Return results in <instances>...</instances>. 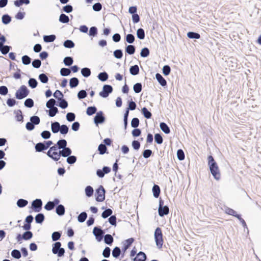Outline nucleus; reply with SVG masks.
Returning a JSON list of instances; mask_svg holds the SVG:
<instances>
[{
  "label": "nucleus",
  "mask_w": 261,
  "mask_h": 261,
  "mask_svg": "<svg viewBox=\"0 0 261 261\" xmlns=\"http://www.w3.org/2000/svg\"><path fill=\"white\" fill-rule=\"evenodd\" d=\"M125 39H126V41L127 43H128L129 44H132L134 42L135 38V36L134 35H133L132 34H128L126 36Z\"/></svg>",
  "instance_id": "69168bd1"
},
{
  "label": "nucleus",
  "mask_w": 261,
  "mask_h": 261,
  "mask_svg": "<svg viewBox=\"0 0 261 261\" xmlns=\"http://www.w3.org/2000/svg\"><path fill=\"white\" fill-rule=\"evenodd\" d=\"M56 37L55 35H45L43 36V40L45 42H52L55 40Z\"/></svg>",
  "instance_id": "5701e85b"
},
{
  "label": "nucleus",
  "mask_w": 261,
  "mask_h": 261,
  "mask_svg": "<svg viewBox=\"0 0 261 261\" xmlns=\"http://www.w3.org/2000/svg\"><path fill=\"white\" fill-rule=\"evenodd\" d=\"M33 237V233L30 231H26L22 234L23 239L29 240Z\"/></svg>",
  "instance_id": "09e8293b"
},
{
  "label": "nucleus",
  "mask_w": 261,
  "mask_h": 261,
  "mask_svg": "<svg viewBox=\"0 0 261 261\" xmlns=\"http://www.w3.org/2000/svg\"><path fill=\"white\" fill-rule=\"evenodd\" d=\"M35 219L37 223L41 224L44 220V216L42 213L38 214L36 216Z\"/></svg>",
  "instance_id": "c85d7f7f"
},
{
  "label": "nucleus",
  "mask_w": 261,
  "mask_h": 261,
  "mask_svg": "<svg viewBox=\"0 0 261 261\" xmlns=\"http://www.w3.org/2000/svg\"><path fill=\"white\" fill-rule=\"evenodd\" d=\"M146 259V255L142 251H140L137 255V256L134 258L133 261H145Z\"/></svg>",
  "instance_id": "ddd939ff"
},
{
  "label": "nucleus",
  "mask_w": 261,
  "mask_h": 261,
  "mask_svg": "<svg viewBox=\"0 0 261 261\" xmlns=\"http://www.w3.org/2000/svg\"><path fill=\"white\" fill-rule=\"evenodd\" d=\"M61 156L63 157H68L72 153L71 149L69 147H65L64 149L60 150Z\"/></svg>",
  "instance_id": "4468645a"
},
{
  "label": "nucleus",
  "mask_w": 261,
  "mask_h": 261,
  "mask_svg": "<svg viewBox=\"0 0 261 261\" xmlns=\"http://www.w3.org/2000/svg\"><path fill=\"white\" fill-rule=\"evenodd\" d=\"M141 111L144 117L146 118V119H149L151 117V113L149 112L146 108H143L141 110Z\"/></svg>",
  "instance_id": "c756f323"
},
{
  "label": "nucleus",
  "mask_w": 261,
  "mask_h": 261,
  "mask_svg": "<svg viewBox=\"0 0 261 261\" xmlns=\"http://www.w3.org/2000/svg\"><path fill=\"white\" fill-rule=\"evenodd\" d=\"M187 36L190 39H199L200 35L199 34L193 32H189L187 33Z\"/></svg>",
  "instance_id": "72a5a7b5"
},
{
  "label": "nucleus",
  "mask_w": 261,
  "mask_h": 261,
  "mask_svg": "<svg viewBox=\"0 0 261 261\" xmlns=\"http://www.w3.org/2000/svg\"><path fill=\"white\" fill-rule=\"evenodd\" d=\"M59 20L62 23H66L69 21V18L67 15L62 13L59 16Z\"/></svg>",
  "instance_id": "cd10ccee"
},
{
  "label": "nucleus",
  "mask_w": 261,
  "mask_h": 261,
  "mask_svg": "<svg viewBox=\"0 0 261 261\" xmlns=\"http://www.w3.org/2000/svg\"><path fill=\"white\" fill-rule=\"evenodd\" d=\"M93 192H94L93 189L91 186H88L86 187L85 194L87 197H90L92 196L93 195Z\"/></svg>",
  "instance_id": "f704fd0d"
},
{
  "label": "nucleus",
  "mask_w": 261,
  "mask_h": 261,
  "mask_svg": "<svg viewBox=\"0 0 261 261\" xmlns=\"http://www.w3.org/2000/svg\"><path fill=\"white\" fill-rule=\"evenodd\" d=\"M114 56L118 59L122 58L123 52L121 49H116L114 51Z\"/></svg>",
  "instance_id": "774afa93"
},
{
  "label": "nucleus",
  "mask_w": 261,
  "mask_h": 261,
  "mask_svg": "<svg viewBox=\"0 0 261 261\" xmlns=\"http://www.w3.org/2000/svg\"><path fill=\"white\" fill-rule=\"evenodd\" d=\"M134 240L133 238H129L125 240V243L124 244V250H126L129 246L131 245V244L133 243Z\"/></svg>",
  "instance_id": "8fccbe9b"
},
{
  "label": "nucleus",
  "mask_w": 261,
  "mask_h": 261,
  "mask_svg": "<svg viewBox=\"0 0 261 261\" xmlns=\"http://www.w3.org/2000/svg\"><path fill=\"white\" fill-rule=\"evenodd\" d=\"M137 36L139 39H144L145 36L144 30L142 28L138 29L137 31Z\"/></svg>",
  "instance_id": "473e14b6"
},
{
  "label": "nucleus",
  "mask_w": 261,
  "mask_h": 261,
  "mask_svg": "<svg viewBox=\"0 0 261 261\" xmlns=\"http://www.w3.org/2000/svg\"><path fill=\"white\" fill-rule=\"evenodd\" d=\"M87 218V214L85 212H82L77 217V220L80 223L84 222Z\"/></svg>",
  "instance_id": "2f4dec72"
},
{
  "label": "nucleus",
  "mask_w": 261,
  "mask_h": 261,
  "mask_svg": "<svg viewBox=\"0 0 261 261\" xmlns=\"http://www.w3.org/2000/svg\"><path fill=\"white\" fill-rule=\"evenodd\" d=\"M155 78L162 86L164 87L167 85L166 81L161 74L159 73H156Z\"/></svg>",
  "instance_id": "f8f14e48"
},
{
  "label": "nucleus",
  "mask_w": 261,
  "mask_h": 261,
  "mask_svg": "<svg viewBox=\"0 0 261 261\" xmlns=\"http://www.w3.org/2000/svg\"><path fill=\"white\" fill-rule=\"evenodd\" d=\"M60 128L61 125L59 122L55 121L51 123V130L54 134H56L60 132Z\"/></svg>",
  "instance_id": "9b49d317"
},
{
  "label": "nucleus",
  "mask_w": 261,
  "mask_h": 261,
  "mask_svg": "<svg viewBox=\"0 0 261 261\" xmlns=\"http://www.w3.org/2000/svg\"><path fill=\"white\" fill-rule=\"evenodd\" d=\"M2 22L5 24H8L11 21V17L8 14H4L2 17Z\"/></svg>",
  "instance_id": "c9c22d12"
},
{
  "label": "nucleus",
  "mask_w": 261,
  "mask_h": 261,
  "mask_svg": "<svg viewBox=\"0 0 261 261\" xmlns=\"http://www.w3.org/2000/svg\"><path fill=\"white\" fill-rule=\"evenodd\" d=\"M108 74L105 71L100 72L98 75V79L101 82L106 81L108 80Z\"/></svg>",
  "instance_id": "b1692460"
},
{
  "label": "nucleus",
  "mask_w": 261,
  "mask_h": 261,
  "mask_svg": "<svg viewBox=\"0 0 261 261\" xmlns=\"http://www.w3.org/2000/svg\"><path fill=\"white\" fill-rule=\"evenodd\" d=\"M225 212L226 214H227L229 215L233 216L236 218H237V216L240 215L238 214L234 210H233V209L230 208L229 207H226L225 208Z\"/></svg>",
  "instance_id": "7c9ffc66"
},
{
  "label": "nucleus",
  "mask_w": 261,
  "mask_h": 261,
  "mask_svg": "<svg viewBox=\"0 0 261 261\" xmlns=\"http://www.w3.org/2000/svg\"><path fill=\"white\" fill-rule=\"evenodd\" d=\"M59 102L58 106L61 108L63 109H66L68 107V102L67 101L64 99H63V98H61L60 99V100H59Z\"/></svg>",
  "instance_id": "4c0bfd02"
},
{
  "label": "nucleus",
  "mask_w": 261,
  "mask_h": 261,
  "mask_svg": "<svg viewBox=\"0 0 261 261\" xmlns=\"http://www.w3.org/2000/svg\"><path fill=\"white\" fill-rule=\"evenodd\" d=\"M159 215L160 217H163L165 215H167L169 213V208L168 206H164V201L160 198L159 200V206L158 208Z\"/></svg>",
  "instance_id": "39448f33"
},
{
  "label": "nucleus",
  "mask_w": 261,
  "mask_h": 261,
  "mask_svg": "<svg viewBox=\"0 0 261 261\" xmlns=\"http://www.w3.org/2000/svg\"><path fill=\"white\" fill-rule=\"evenodd\" d=\"M42 202L40 199H36L32 203V208L35 212H39L42 208Z\"/></svg>",
  "instance_id": "9d476101"
},
{
  "label": "nucleus",
  "mask_w": 261,
  "mask_h": 261,
  "mask_svg": "<svg viewBox=\"0 0 261 261\" xmlns=\"http://www.w3.org/2000/svg\"><path fill=\"white\" fill-rule=\"evenodd\" d=\"M160 127L161 130L166 134H169L170 129L167 124L165 122H161L160 124Z\"/></svg>",
  "instance_id": "2eb2a0df"
},
{
  "label": "nucleus",
  "mask_w": 261,
  "mask_h": 261,
  "mask_svg": "<svg viewBox=\"0 0 261 261\" xmlns=\"http://www.w3.org/2000/svg\"><path fill=\"white\" fill-rule=\"evenodd\" d=\"M71 73V70L67 68H62L60 70V74L63 76H66Z\"/></svg>",
  "instance_id": "a18cd8bd"
},
{
  "label": "nucleus",
  "mask_w": 261,
  "mask_h": 261,
  "mask_svg": "<svg viewBox=\"0 0 261 261\" xmlns=\"http://www.w3.org/2000/svg\"><path fill=\"white\" fill-rule=\"evenodd\" d=\"M56 146H58V148L59 149H64V148L67 147V141L65 139L59 140L57 142V143L56 144Z\"/></svg>",
  "instance_id": "a211bd4d"
},
{
  "label": "nucleus",
  "mask_w": 261,
  "mask_h": 261,
  "mask_svg": "<svg viewBox=\"0 0 261 261\" xmlns=\"http://www.w3.org/2000/svg\"><path fill=\"white\" fill-rule=\"evenodd\" d=\"M34 101L31 98H27L24 102L25 107L29 108H32L34 106Z\"/></svg>",
  "instance_id": "5fc2aeb1"
},
{
  "label": "nucleus",
  "mask_w": 261,
  "mask_h": 261,
  "mask_svg": "<svg viewBox=\"0 0 261 261\" xmlns=\"http://www.w3.org/2000/svg\"><path fill=\"white\" fill-rule=\"evenodd\" d=\"M28 203V201L23 199H19L17 201V205L19 207H23L25 206Z\"/></svg>",
  "instance_id": "c03bdc74"
},
{
  "label": "nucleus",
  "mask_w": 261,
  "mask_h": 261,
  "mask_svg": "<svg viewBox=\"0 0 261 261\" xmlns=\"http://www.w3.org/2000/svg\"><path fill=\"white\" fill-rule=\"evenodd\" d=\"M113 240V238L111 234H107L104 236V242L107 245H111Z\"/></svg>",
  "instance_id": "412c9836"
},
{
  "label": "nucleus",
  "mask_w": 261,
  "mask_h": 261,
  "mask_svg": "<svg viewBox=\"0 0 261 261\" xmlns=\"http://www.w3.org/2000/svg\"><path fill=\"white\" fill-rule=\"evenodd\" d=\"M61 246V243L60 242H56L53 245L52 252L54 254H57L58 257L64 256L65 253V249Z\"/></svg>",
  "instance_id": "7ed1b4c3"
},
{
  "label": "nucleus",
  "mask_w": 261,
  "mask_h": 261,
  "mask_svg": "<svg viewBox=\"0 0 261 261\" xmlns=\"http://www.w3.org/2000/svg\"><path fill=\"white\" fill-rule=\"evenodd\" d=\"M69 131V127L65 124H62L61 125V128L60 130V133L62 135H66Z\"/></svg>",
  "instance_id": "13d9d810"
},
{
  "label": "nucleus",
  "mask_w": 261,
  "mask_h": 261,
  "mask_svg": "<svg viewBox=\"0 0 261 261\" xmlns=\"http://www.w3.org/2000/svg\"><path fill=\"white\" fill-rule=\"evenodd\" d=\"M56 213L59 216H63L64 215L65 212V207L63 205L59 204L58 205L56 209Z\"/></svg>",
  "instance_id": "dca6fc26"
},
{
  "label": "nucleus",
  "mask_w": 261,
  "mask_h": 261,
  "mask_svg": "<svg viewBox=\"0 0 261 261\" xmlns=\"http://www.w3.org/2000/svg\"><path fill=\"white\" fill-rule=\"evenodd\" d=\"M30 3V0H16L14 1V5L19 7L23 4L28 5Z\"/></svg>",
  "instance_id": "a878e982"
},
{
  "label": "nucleus",
  "mask_w": 261,
  "mask_h": 261,
  "mask_svg": "<svg viewBox=\"0 0 261 261\" xmlns=\"http://www.w3.org/2000/svg\"><path fill=\"white\" fill-rule=\"evenodd\" d=\"M142 89V86L141 83H137L135 84L133 86V90L136 93L141 92Z\"/></svg>",
  "instance_id": "58836bf2"
},
{
  "label": "nucleus",
  "mask_w": 261,
  "mask_h": 261,
  "mask_svg": "<svg viewBox=\"0 0 261 261\" xmlns=\"http://www.w3.org/2000/svg\"><path fill=\"white\" fill-rule=\"evenodd\" d=\"M149 53L150 51L148 48L144 47L141 51L140 56L143 58H146L149 55Z\"/></svg>",
  "instance_id": "3c124183"
},
{
  "label": "nucleus",
  "mask_w": 261,
  "mask_h": 261,
  "mask_svg": "<svg viewBox=\"0 0 261 261\" xmlns=\"http://www.w3.org/2000/svg\"><path fill=\"white\" fill-rule=\"evenodd\" d=\"M56 104V101L55 99L53 98H51L49 99L46 104V106L48 109H51V108L55 107V105Z\"/></svg>",
  "instance_id": "864d4df0"
},
{
  "label": "nucleus",
  "mask_w": 261,
  "mask_h": 261,
  "mask_svg": "<svg viewBox=\"0 0 261 261\" xmlns=\"http://www.w3.org/2000/svg\"><path fill=\"white\" fill-rule=\"evenodd\" d=\"M113 211L111 208H107L101 214V217L103 218H107L109 216H111L112 214Z\"/></svg>",
  "instance_id": "49530a36"
},
{
  "label": "nucleus",
  "mask_w": 261,
  "mask_h": 261,
  "mask_svg": "<svg viewBox=\"0 0 261 261\" xmlns=\"http://www.w3.org/2000/svg\"><path fill=\"white\" fill-rule=\"evenodd\" d=\"M152 191L153 196L155 198H158L161 192L160 187L157 185H154V186L152 187Z\"/></svg>",
  "instance_id": "f3484780"
},
{
  "label": "nucleus",
  "mask_w": 261,
  "mask_h": 261,
  "mask_svg": "<svg viewBox=\"0 0 261 261\" xmlns=\"http://www.w3.org/2000/svg\"><path fill=\"white\" fill-rule=\"evenodd\" d=\"M63 62L65 66H70L73 64V60L71 57H66L64 59Z\"/></svg>",
  "instance_id": "e433bc0d"
},
{
  "label": "nucleus",
  "mask_w": 261,
  "mask_h": 261,
  "mask_svg": "<svg viewBox=\"0 0 261 261\" xmlns=\"http://www.w3.org/2000/svg\"><path fill=\"white\" fill-rule=\"evenodd\" d=\"M35 149L37 152H41L46 150V148L44 145V143L39 142L36 144Z\"/></svg>",
  "instance_id": "4be33fe9"
},
{
  "label": "nucleus",
  "mask_w": 261,
  "mask_h": 261,
  "mask_svg": "<svg viewBox=\"0 0 261 261\" xmlns=\"http://www.w3.org/2000/svg\"><path fill=\"white\" fill-rule=\"evenodd\" d=\"M39 79L40 82L43 84H46L48 82V78L47 75L44 73H41L39 75Z\"/></svg>",
  "instance_id": "603ef678"
},
{
  "label": "nucleus",
  "mask_w": 261,
  "mask_h": 261,
  "mask_svg": "<svg viewBox=\"0 0 261 261\" xmlns=\"http://www.w3.org/2000/svg\"><path fill=\"white\" fill-rule=\"evenodd\" d=\"M79 84V80L76 77H72L69 81V86L71 88H75Z\"/></svg>",
  "instance_id": "aec40b11"
},
{
  "label": "nucleus",
  "mask_w": 261,
  "mask_h": 261,
  "mask_svg": "<svg viewBox=\"0 0 261 261\" xmlns=\"http://www.w3.org/2000/svg\"><path fill=\"white\" fill-rule=\"evenodd\" d=\"M155 142L158 144H161L163 142V138L160 134H155L154 135Z\"/></svg>",
  "instance_id": "0e129e2a"
},
{
  "label": "nucleus",
  "mask_w": 261,
  "mask_h": 261,
  "mask_svg": "<svg viewBox=\"0 0 261 261\" xmlns=\"http://www.w3.org/2000/svg\"><path fill=\"white\" fill-rule=\"evenodd\" d=\"M154 236L156 246L159 249L161 248L163 246V240L162 230L160 227H157L155 229Z\"/></svg>",
  "instance_id": "f03ea898"
},
{
  "label": "nucleus",
  "mask_w": 261,
  "mask_h": 261,
  "mask_svg": "<svg viewBox=\"0 0 261 261\" xmlns=\"http://www.w3.org/2000/svg\"><path fill=\"white\" fill-rule=\"evenodd\" d=\"M130 73L133 75H136L139 73V68L137 65L132 66L129 68Z\"/></svg>",
  "instance_id": "6ab92c4d"
},
{
  "label": "nucleus",
  "mask_w": 261,
  "mask_h": 261,
  "mask_svg": "<svg viewBox=\"0 0 261 261\" xmlns=\"http://www.w3.org/2000/svg\"><path fill=\"white\" fill-rule=\"evenodd\" d=\"M29 93V91L27 87L24 85H22L17 90L15 93V97L18 99H22L26 97Z\"/></svg>",
  "instance_id": "20e7f679"
},
{
  "label": "nucleus",
  "mask_w": 261,
  "mask_h": 261,
  "mask_svg": "<svg viewBox=\"0 0 261 261\" xmlns=\"http://www.w3.org/2000/svg\"><path fill=\"white\" fill-rule=\"evenodd\" d=\"M63 45L66 48H71L74 47L75 45L74 42L72 40H66L64 41Z\"/></svg>",
  "instance_id": "37998d69"
},
{
  "label": "nucleus",
  "mask_w": 261,
  "mask_h": 261,
  "mask_svg": "<svg viewBox=\"0 0 261 261\" xmlns=\"http://www.w3.org/2000/svg\"><path fill=\"white\" fill-rule=\"evenodd\" d=\"M91 70L87 67H84L81 69V74L85 77H88L91 75Z\"/></svg>",
  "instance_id": "393cba45"
},
{
  "label": "nucleus",
  "mask_w": 261,
  "mask_h": 261,
  "mask_svg": "<svg viewBox=\"0 0 261 261\" xmlns=\"http://www.w3.org/2000/svg\"><path fill=\"white\" fill-rule=\"evenodd\" d=\"M61 236V233L59 231H55L52 233L51 239L53 241H57L60 239Z\"/></svg>",
  "instance_id": "bf43d9fd"
},
{
  "label": "nucleus",
  "mask_w": 261,
  "mask_h": 261,
  "mask_svg": "<svg viewBox=\"0 0 261 261\" xmlns=\"http://www.w3.org/2000/svg\"><path fill=\"white\" fill-rule=\"evenodd\" d=\"M75 115L72 112H69L66 114V119L69 122H72L75 120Z\"/></svg>",
  "instance_id": "052dcab7"
},
{
  "label": "nucleus",
  "mask_w": 261,
  "mask_h": 261,
  "mask_svg": "<svg viewBox=\"0 0 261 261\" xmlns=\"http://www.w3.org/2000/svg\"><path fill=\"white\" fill-rule=\"evenodd\" d=\"M208 165L210 172L215 179L219 180L220 178L221 174L219 167L214 158L212 155L208 156Z\"/></svg>",
  "instance_id": "f257e3e1"
},
{
  "label": "nucleus",
  "mask_w": 261,
  "mask_h": 261,
  "mask_svg": "<svg viewBox=\"0 0 261 261\" xmlns=\"http://www.w3.org/2000/svg\"><path fill=\"white\" fill-rule=\"evenodd\" d=\"M97 109L94 106L89 107L87 109L86 113L89 116H91L96 112Z\"/></svg>",
  "instance_id": "ea45409f"
},
{
  "label": "nucleus",
  "mask_w": 261,
  "mask_h": 261,
  "mask_svg": "<svg viewBox=\"0 0 261 261\" xmlns=\"http://www.w3.org/2000/svg\"><path fill=\"white\" fill-rule=\"evenodd\" d=\"M30 121L32 122L34 125H38L40 123V118L37 116H33L30 118Z\"/></svg>",
  "instance_id": "e2e57ef3"
},
{
  "label": "nucleus",
  "mask_w": 261,
  "mask_h": 261,
  "mask_svg": "<svg viewBox=\"0 0 261 261\" xmlns=\"http://www.w3.org/2000/svg\"><path fill=\"white\" fill-rule=\"evenodd\" d=\"M97 28L96 27H92L90 28L89 35L91 37H95L97 34Z\"/></svg>",
  "instance_id": "6e6d98bb"
},
{
  "label": "nucleus",
  "mask_w": 261,
  "mask_h": 261,
  "mask_svg": "<svg viewBox=\"0 0 261 261\" xmlns=\"http://www.w3.org/2000/svg\"><path fill=\"white\" fill-rule=\"evenodd\" d=\"M98 150L99 152V154H103L106 152L107 150V148L106 145L103 144H100L98 146Z\"/></svg>",
  "instance_id": "4d7b16f0"
},
{
  "label": "nucleus",
  "mask_w": 261,
  "mask_h": 261,
  "mask_svg": "<svg viewBox=\"0 0 261 261\" xmlns=\"http://www.w3.org/2000/svg\"><path fill=\"white\" fill-rule=\"evenodd\" d=\"M49 109L48 115L51 117H54L59 112L58 108L56 107Z\"/></svg>",
  "instance_id": "680f3d73"
},
{
  "label": "nucleus",
  "mask_w": 261,
  "mask_h": 261,
  "mask_svg": "<svg viewBox=\"0 0 261 261\" xmlns=\"http://www.w3.org/2000/svg\"><path fill=\"white\" fill-rule=\"evenodd\" d=\"M93 233L98 242H100L103 237L105 232L99 227H94L93 230Z\"/></svg>",
  "instance_id": "6e6552de"
},
{
  "label": "nucleus",
  "mask_w": 261,
  "mask_h": 261,
  "mask_svg": "<svg viewBox=\"0 0 261 261\" xmlns=\"http://www.w3.org/2000/svg\"><path fill=\"white\" fill-rule=\"evenodd\" d=\"M11 255L16 259H19L21 256L20 251L17 249H14L12 251Z\"/></svg>",
  "instance_id": "de8ad7c7"
},
{
  "label": "nucleus",
  "mask_w": 261,
  "mask_h": 261,
  "mask_svg": "<svg viewBox=\"0 0 261 261\" xmlns=\"http://www.w3.org/2000/svg\"><path fill=\"white\" fill-rule=\"evenodd\" d=\"M29 86L32 88H35L38 85L37 80L34 78H30L28 81Z\"/></svg>",
  "instance_id": "a19ab883"
},
{
  "label": "nucleus",
  "mask_w": 261,
  "mask_h": 261,
  "mask_svg": "<svg viewBox=\"0 0 261 261\" xmlns=\"http://www.w3.org/2000/svg\"><path fill=\"white\" fill-rule=\"evenodd\" d=\"M31 59L27 55H24L22 57V62L24 65H27L30 64Z\"/></svg>",
  "instance_id": "338daca9"
},
{
  "label": "nucleus",
  "mask_w": 261,
  "mask_h": 261,
  "mask_svg": "<svg viewBox=\"0 0 261 261\" xmlns=\"http://www.w3.org/2000/svg\"><path fill=\"white\" fill-rule=\"evenodd\" d=\"M121 253V250L119 247H115L112 250V256L115 258H118Z\"/></svg>",
  "instance_id": "79ce46f5"
},
{
  "label": "nucleus",
  "mask_w": 261,
  "mask_h": 261,
  "mask_svg": "<svg viewBox=\"0 0 261 261\" xmlns=\"http://www.w3.org/2000/svg\"><path fill=\"white\" fill-rule=\"evenodd\" d=\"M135 46L133 45H128L125 47V51L129 55H133L135 52Z\"/></svg>",
  "instance_id": "bb28decb"
},
{
  "label": "nucleus",
  "mask_w": 261,
  "mask_h": 261,
  "mask_svg": "<svg viewBox=\"0 0 261 261\" xmlns=\"http://www.w3.org/2000/svg\"><path fill=\"white\" fill-rule=\"evenodd\" d=\"M105 120V117L102 111L98 112L94 118V122L96 125L103 123Z\"/></svg>",
  "instance_id": "1a4fd4ad"
},
{
  "label": "nucleus",
  "mask_w": 261,
  "mask_h": 261,
  "mask_svg": "<svg viewBox=\"0 0 261 261\" xmlns=\"http://www.w3.org/2000/svg\"><path fill=\"white\" fill-rule=\"evenodd\" d=\"M113 91V87L110 85H105L103 86L102 90L99 92V95L103 97L106 98Z\"/></svg>",
  "instance_id": "0eeeda50"
},
{
  "label": "nucleus",
  "mask_w": 261,
  "mask_h": 261,
  "mask_svg": "<svg viewBox=\"0 0 261 261\" xmlns=\"http://www.w3.org/2000/svg\"><path fill=\"white\" fill-rule=\"evenodd\" d=\"M106 191L102 186H100L96 190V200L98 202H102L105 199Z\"/></svg>",
  "instance_id": "423d86ee"
}]
</instances>
